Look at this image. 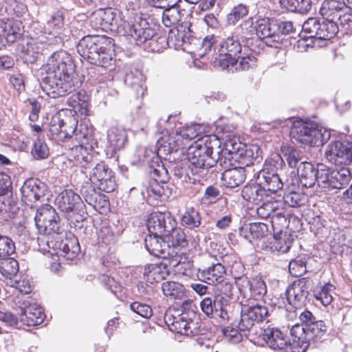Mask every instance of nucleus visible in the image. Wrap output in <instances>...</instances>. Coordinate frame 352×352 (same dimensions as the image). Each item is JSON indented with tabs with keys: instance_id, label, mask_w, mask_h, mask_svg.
<instances>
[{
	"instance_id": "nucleus-1",
	"label": "nucleus",
	"mask_w": 352,
	"mask_h": 352,
	"mask_svg": "<svg viewBox=\"0 0 352 352\" xmlns=\"http://www.w3.org/2000/svg\"><path fill=\"white\" fill-rule=\"evenodd\" d=\"M74 72L70 54L65 50L55 52L41 69L40 86L51 98L63 96L75 89Z\"/></svg>"
},
{
	"instance_id": "nucleus-2",
	"label": "nucleus",
	"mask_w": 352,
	"mask_h": 352,
	"mask_svg": "<svg viewBox=\"0 0 352 352\" xmlns=\"http://www.w3.org/2000/svg\"><path fill=\"white\" fill-rule=\"evenodd\" d=\"M123 36L131 44L140 46L147 41H150L151 50L159 52L164 45H173L175 47H182L185 43V30L179 28L176 30H171L166 41L164 37L154 38L156 32L146 19L138 17L127 23H125L122 28Z\"/></svg>"
},
{
	"instance_id": "nucleus-3",
	"label": "nucleus",
	"mask_w": 352,
	"mask_h": 352,
	"mask_svg": "<svg viewBox=\"0 0 352 352\" xmlns=\"http://www.w3.org/2000/svg\"><path fill=\"white\" fill-rule=\"evenodd\" d=\"M59 219H47L42 224H36L38 232L41 234L49 236L56 234V236L50 240L43 238H38V244L41 246V242H46L49 249H52L58 256L63 257L68 261H73L78 255L80 248L77 237L69 233L63 239L58 234L60 230ZM52 254L54 252H51Z\"/></svg>"
},
{
	"instance_id": "nucleus-4",
	"label": "nucleus",
	"mask_w": 352,
	"mask_h": 352,
	"mask_svg": "<svg viewBox=\"0 0 352 352\" xmlns=\"http://www.w3.org/2000/svg\"><path fill=\"white\" fill-rule=\"evenodd\" d=\"M78 150L79 154L75 157L76 165L84 168V173L89 175L93 186L106 192L113 191L116 181L111 169L104 162H96L94 160L92 156L87 153L82 147Z\"/></svg>"
},
{
	"instance_id": "nucleus-5",
	"label": "nucleus",
	"mask_w": 352,
	"mask_h": 352,
	"mask_svg": "<svg viewBox=\"0 0 352 352\" xmlns=\"http://www.w3.org/2000/svg\"><path fill=\"white\" fill-rule=\"evenodd\" d=\"M138 155L140 162L147 164L150 173L156 177L147 188L148 197L154 200L160 201L168 199L171 195V190L165 182L168 171L162 164L155 152L148 148H140L138 150Z\"/></svg>"
},
{
	"instance_id": "nucleus-6",
	"label": "nucleus",
	"mask_w": 352,
	"mask_h": 352,
	"mask_svg": "<svg viewBox=\"0 0 352 352\" xmlns=\"http://www.w3.org/2000/svg\"><path fill=\"white\" fill-rule=\"evenodd\" d=\"M82 124L78 126V118L72 111L62 110L52 116L49 124V131L52 138L56 141H64L74 137L80 144L87 139V129Z\"/></svg>"
},
{
	"instance_id": "nucleus-7",
	"label": "nucleus",
	"mask_w": 352,
	"mask_h": 352,
	"mask_svg": "<svg viewBox=\"0 0 352 352\" xmlns=\"http://www.w3.org/2000/svg\"><path fill=\"white\" fill-rule=\"evenodd\" d=\"M209 140V136H205L194 142L186 148V158L192 166V171L194 174L203 176L210 168L218 162L221 166H223L222 155L219 156L217 159L213 156V146Z\"/></svg>"
},
{
	"instance_id": "nucleus-8",
	"label": "nucleus",
	"mask_w": 352,
	"mask_h": 352,
	"mask_svg": "<svg viewBox=\"0 0 352 352\" xmlns=\"http://www.w3.org/2000/svg\"><path fill=\"white\" fill-rule=\"evenodd\" d=\"M78 54L89 63L102 67L113 65L111 41L96 36L83 37L77 45Z\"/></svg>"
},
{
	"instance_id": "nucleus-9",
	"label": "nucleus",
	"mask_w": 352,
	"mask_h": 352,
	"mask_svg": "<svg viewBox=\"0 0 352 352\" xmlns=\"http://www.w3.org/2000/svg\"><path fill=\"white\" fill-rule=\"evenodd\" d=\"M290 136L297 142L314 146L324 144L330 133L314 122L296 120L292 124Z\"/></svg>"
},
{
	"instance_id": "nucleus-10",
	"label": "nucleus",
	"mask_w": 352,
	"mask_h": 352,
	"mask_svg": "<svg viewBox=\"0 0 352 352\" xmlns=\"http://www.w3.org/2000/svg\"><path fill=\"white\" fill-rule=\"evenodd\" d=\"M175 120V116H170L167 120L160 118L158 121L160 126H164V129L161 133L162 136L156 144L157 153H155V155L158 158L161 156H166L173 151L185 149L181 136L174 125Z\"/></svg>"
},
{
	"instance_id": "nucleus-11",
	"label": "nucleus",
	"mask_w": 352,
	"mask_h": 352,
	"mask_svg": "<svg viewBox=\"0 0 352 352\" xmlns=\"http://www.w3.org/2000/svg\"><path fill=\"white\" fill-rule=\"evenodd\" d=\"M327 327L322 320H314L309 326L296 324L290 330L291 336L294 337V344L305 352L309 345V342L314 339L320 338L327 331Z\"/></svg>"
},
{
	"instance_id": "nucleus-12",
	"label": "nucleus",
	"mask_w": 352,
	"mask_h": 352,
	"mask_svg": "<svg viewBox=\"0 0 352 352\" xmlns=\"http://www.w3.org/2000/svg\"><path fill=\"white\" fill-rule=\"evenodd\" d=\"M278 161L280 164L283 162L282 157L276 155L274 159L266 162L263 168L257 173L256 182H258L262 187H265L269 195L275 193L283 186L280 175L275 166V162L278 163Z\"/></svg>"
},
{
	"instance_id": "nucleus-13",
	"label": "nucleus",
	"mask_w": 352,
	"mask_h": 352,
	"mask_svg": "<svg viewBox=\"0 0 352 352\" xmlns=\"http://www.w3.org/2000/svg\"><path fill=\"white\" fill-rule=\"evenodd\" d=\"M261 336L267 346L273 350L280 352H302L297 344H294V337L292 340L287 334L279 329L274 327H267L262 330Z\"/></svg>"
},
{
	"instance_id": "nucleus-14",
	"label": "nucleus",
	"mask_w": 352,
	"mask_h": 352,
	"mask_svg": "<svg viewBox=\"0 0 352 352\" xmlns=\"http://www.w3.org/2000/svg\"><path fill=\"white\" fill-rule=\"evenodd\" d=\"M241 51V45L238 38L233 35L228 36L221 43L218 53L214 57V62L223 69L233 67L237 65V57Z\"/></svg>"
},
{
	"instance_id": "nucleus-15",
	"label": "nucleus",
	"mask_w": 352,
	"mask_h": 352,
	"mask_svg": "<svg viewBox=\"0 0 352 352\" xmlns=\"http://www.w3.org/2000/svg\"><path fill=\"white\" fill-rule=\"evenodd\" d=\"M327 160L335 165H347L352 162V143L336 141L329 144L325 151Z\"/></svg>"
},
{
	"instance_id": "nucleus-16",
	"label": "nucleus",
	"mask_w": 352,
	"mask_h": 352,
	"mask_svg": "<svg viewBox=\"0 0 352 352\" xmlns=\"http://www.w3.org/2000/svg\"><path fill=\"white\" fill-rule=\"evenodd\" d=\"M44 36L23 38L17 45V51L25 63H34L43 53L47 41Z\"/></svg>"
},
{
	"instance_id": "nucleus-17",
	"label": "nucleus",
	"mask_w": 352,
	"mask_h": 352,
	"mask_svg": "<svg viewBox=\"0 0 352 352\" xmlns=\"http://www.w3.org/2000/svg\"><path fill=\"white\" fill-rule=\"evenodd\" d=\"M267 315L268 309L265 306L258 304L253 306L243 305L237 327L241 331H248L256 322L263 321Z\"/></svg>"
},
{
	"instance_id": "nucleus-18",
	"label": "nucleus",
	"mask_w": 352,
	"mask_h": 352,
	"mask_svg": "<svg viewBox=\"0 0 352 352\" xmlns=\"http://www.w3.org/2000/svg\"><path fill=\"white\" fill-rule=\"evenodd\" d=\"M176 225V221L169 213L160 212H152L146 223L148 234L155 235H164L170 232Z\"/></svg>"
},
{
	"instance_id": "nucleus-19",
	"label": "nucleus",
	"mask_w": 352,
	"mask_h": 352,
	"mask_svg": "<svg viewBox=\"0 0 352 352\" xmlns=\"http://www.w3.org/2000/svg\"><path fill=\"white\" fill-rule=\"evenodd\" d=\"M47 190L46 185L38 179H27L21 188V200L31 208L36 203L42 201Z\"/></svg>"
},
{
	"instance_id": "nucleus-20",
	"label": "nucleus",
	"mask_w": 352,
	"mask_h": 352,
	"mask_svg": "<svg viewBox=\"0 0 352 352\" xmlns=\"http://www.w3.org/2000/svg\"><path fill=\"white\" fill-rule=\"evenodd\" d=\"M197 318L196 313L192 310L183 311L177 316L166 317V323L171 331L189 336L193 333L195 322L193 319Z\"/></svg>"
},
{
	"instance_id": "nucleus-21",
	"label": "nucleus",
	"mask_w": 352,
	"mask_h": 352,
	"mask_svg": "<svg viewBox=\"0 0 352 352\" xmlns=\"http://www.w3.org/2000/svg\"><path fill=\"white\" fill-rule=\"evenodd\" d=\"M145 248L152 255L169 258L177 254V252L168 244L164 235L148 234L144 239Z\"/></svg>"
},
{
	"instance_id": "nucleus-22",
	"label": "nucleus",
	"mask_w": 352,
	"mask_h": 352,
	"mask_svg": "<svg viewBox=\"0 0 352 352\" xmlns=\"http://www.w3.org/2000/svg\"><path fill=\"white\" fill-rule=\"evenodd\" d=\"M309 281L305 278H300L290 284L285 296L288 303L295 308L302 307L307 298Z\"/></svg>"
},
{
	"instance_id": "nucleus-23",
	"label": "nucleus",
	"mask_w": 352,
	"mask_h": 352,
	"mask_svg": "<svg viewBox=\"0 0 352 352\" xmlns=\"http://www.w3.org/2000/svg\"><path fill=\"white\" fill-rule=\"evenodd\" d=\"M20 322L21 325L32 327L41 324L45 318L43 308L36 302H29L21 308Z\"/></svg>"
},
{
	"instance_id": "nucleus-24",
	"label": "nucleus",
	"mask_w": 352,
	"mask_h": 352,
	"mask_svg": "<svg viewBox=\"0 0 352 352\" xmlns=\"http://www.w3.org/2000/svg\"><path fill=\"white\" fill-rule=\"evenodd\" d=\"M56 201L59 208L68 214L79 210L82 206L80 197L72 190H65L59 193Z\"/></svg>"
},
{
	"instance_id": "nucleus-25",
	"label": "nucleus",
	"mask_w": 352,
	"mask_h": 352,
	"mask_svg": "<svg viewBox=\"0 0 352 352\" xmlns=\"http://www.w3.org/2000/svg\"><path fill=\"white\" fill-rule=\"evenodd\" d=\"M223 163L224 164L223 167L226 168L221 175V179L225 186L233 188L239 186L245 181L246 170L244 168L241 166L228 168L227 162L223 160Z\"/></svg>"
},
{
	"instance_id": "nucleus-26",
	"label": "nucleus",
	"mask_w": 352,
	"mask_h": 352,
	"mask_svg": "<svg viewBox=\"0 0 352 352\" xmlns=\"http://www.w3.org/2000/svg\"><path fill=\"white\" fill-rule=\"evenodd\" d=\"M297 173L302 186L311 188L316 184L318 167L315 168L311 163L307 162H300L297 168Z\"/></svg>"
},
{
	"instance_id": "nucleus-27",
	"label": "nucleus",
	"mask_w": 352,
	"mask_h": 352,
	"mask_svg": "<svg viewBox=\"0 0 352 352\" xmlns=\"http://www.w3.org/2000/svg\"><path fill=\"white\" fill-rule=\"evenodd\" d=\"M226 270L219 263L212 265L207 269L199 270L198 276L200 279L209 285H217L225 278Z\"/></svg>"
},
{
	"instance_id": "nucleus-28",
	"label": "nucleus",
	"mask_w": 352,
	"mask_h": 352,
	"mask_svg": "<svg viewBox=\"0 0 352 352\" xmlns=\"http://www.w3.org/2000/svg\"><path fill=\"white\" fill-rule=\"evenodd\" d=\"M241 195L245 200L256 204L265 201L270 196L266 188L262 187L258 182L245 185L241 191Z\"/></svg>"
},
{
	"instance_id": "nucleus-29",
	"label": "nucleus",
	"mask_w": 352,
	"mask_h": 352,
	"mask_svg": "<svg viewBox=\"0 0 352 352\" xmlns=\"http://www.w3.org/2000/svg\"><path fill=\"white\" fill-rule=\"evenodd\" d=\"M124 82L134 90L137 98L142 97L146 91L145 76L138 69L131 70L127 73Z\"/></svg>"
},
{
	"instance_id": "nucleus-30",
	"label": "nucleus",
	"mask_w": 352,
	"mask_h": 352,
	"mask_svg": "<svg viewBox=\"0 0 352 352\" xmlns=\"http://www.w3.org/2000/svg\"><path fill=\"white\" fill-rule=\"evenodd\" d=\"M257 36L261 39L276 37L278 34V20L260 18L256 20Z\"/></svg>"
},
{
	"instance_id": "nucleus-31",
	"label": "nucleus",
	"mask_w": 352,
	"mask_h": 352,
	"mask_svg": "<svg viewBox=\"0 0 352 352\" xmlns=\"http://www.w3.org/2000/svg\"><path fill=\"white\" fill-rule=\"evenodd\" d=\"M168 274L166 264L153 263L147 265L144 269V279L148 283L153 284L166 278Z\"/></svg>"
},
{
	"instance_id": "nucleus-32",
	"label": "nucleus",
	"mask_w": 352,
	"mask_h": 352,
	"mask_svg": "<svg viewBox=\"0 0 352 352\" xmlns=\"http://www.w3.org/2000/svg\"><path fill=\"white\" fill-rule=\"evenodd\" d=\"M107 140L113 151L120 150L127 142V132L122 127H111L108 131Z\"/></svg>"
},
{
	"instance_id": "nucleus-33",
	"label": "nucleus",
	"mask_w": 352,
	"mask_h": 352,
	"mask_svg": "<svg viewBox=\"0 0 352 352\" xmlns=\"http://www.w3.org/2000/svg\"><path fill=\"white\" fill-rule=\"evenodd\" d=\"M67 103L73 108L72 110H69V111H72L73 114L75 115L78 113L81 116H86L87 114L89 100L88 96L85 91L72 95L68 98ZM67 111H68V110Z\"/></svg>"
},
{
	"instance_id": "nucleus-34",
	"label": "nucleus",
	"mask_w": 352,
	"mask_h": 352,
	"mask_svg": "<svg viewBox=\"0 0 352 352\" xmlns=\"http://www.w3.org/2000/svg\"><path fill=\"white\" fill-rule=\"evenodd\" d=\"M164 9L162 14V23L166 27H170L177 24L186 14L184 9H182L179 4L173 6H167Z\"/></svg>"
},
{
	"instance_id": "nucleus-35",
	"label": "nucleus",
	"mask_w": 352,
	"mask_h": 352,
	"mask_svg": "<svg viewBox=\"0 0 352 352\" xmlns=\"http://www.w3.org/2000/svg\"><path fill=\"white\" fill-rule=\"evenodd\" d=\"M344 9V3L340 0H325L320 7V13L323 19L331 20L338 16V13Z\"/></svg>"
},
{
	"instance_id": "nucleus-36",
	"label": "nucleus",
	"mask_w": 352,
	"mask_h": 352,
	"mask_svg": "<svg viewBox=\"0 0 352 352\" xmlns=\"http://www.w3.org/2000/svg\"><path fill=\"white\" fill-rule=\"evenodd\" d=\"M174 125L181 136L184 147L201 133V126L196 124L183 126L181 122H177L176 119Z\"/></svg>"
},
{
	"instance_id": "nucleus-37",
	"label": "nucleus",
	"mask_w": 352,
	"mask_h": 352,
	"mask_svg": "<svg viewBox=\"0 0 352 352\" xmlns=\"http://www.w3.org/2000/svg\"><path fill=\"white\" fill-rule=\"evenodd\" d=\"M352 180V172L349 167L342 166L333 170V189H342L347 187Z\"/></svg>"
},
{
	"instance_id": "nucleus-38",
	"label": "nucleus",
	"mask_w": 352,
	"mask_h": 352,
	"mask_svg": "<svg viewBox=\"0 0 352 352\" xmlns=\"http://www.w3.org/2000/svg\"><path fill=\"white\" fill-rule=\"evenodd\" d=\"M1 36H3L7 43H13L21 36V32L19 27V22L13 20H8L1 24Z\"/></svg>"
},
{
	"instance_id": "nucleus-39",
	"label": "nucleus",
	"mask_w": 352,
	"mask_h": 352,
	"mask_svg": "<svg viewBox=\"0 0 352 352\" xmlns=\"http://www.w3.org/2000/svg\"><path fill=\"white\" fill-rule=\"evenodd\" d=\"M163 294L173 300H182L186 297L184 286L177 282L166 281L162 284Z\"/></svg>"
},
{
	"instance_id": "nucleus-40",
	"label": "nucleus",
	"mask_w": 352,
	"mask_h": 352,
	"mask_svg": "<svg viewBox=\"0 0 352 352\" xmlns=\"http://www.w3.org/2000/svg\"><path fill=\"white\" fill-rule=\"evenodd\" d=\"M333 170L324 164L318 165L317 180L318 187L324 190H333Z\"/></svg>"
},
{
	"instance_id": "nucleus-41",
	"label": "nucleus",
	"mask_w": 352,
	"mask_h": 352,
	"mask_svg": "<svg viewBox=\"0 0 352 352\" xmlns=\"http://www.w3.org/2000/svg\"><path fill=\"white\" fill-rule=\"evenodd\" d=\"M336 287L330 283L319 287L314 291L316 299L320 301L324 306L329 305L333 301V295Z\"/></svg>"
},
{
	"instance_id": "nucleus-42",
	"label": "nucleus",
	"mask_w": 352,
	"mask_h": 352,
	"mask_svg": "<svg viewBox=\"0 0 352 352\" xmlns=\"http://www.w3.org/2000/svg\"><path fill=\"white\" fill-rule=\"evenodd\" d=\"M164 236L168 244H170L174 250L176 247H184L187 245L186 234L180 228L174 227L173 230H170V232L165 233Z\"/></svg>"
},
{
	"instance_id": "nucleus-43",
	"label": "nucleus",
	"mask_w": 352,
	"mask_h": 352,
	"mask_svg": "<svg viewBox=\"0 0 352 352\" xmlns=\"http://www.w3.org/2000/svg\"><path fill=\"white\" fill-rule=\"evenodd\" d=\"M338 30V25L333 21L323 19L322 22H320L316 38L329 40L337 34Z\"/></svg>"
},
{
	"instance_id": "nucleus-44",
	"label": "nucleus",
	"mask_w": 352,
	"mask_h": 352,
	"mask_svg": "<svg viewBox=\"0 0 352 352\" xmlns=\"http://www.w3.org/2000/svg\"><path fill=\"white\" fill-rule=\"evenodd\" d=\"M182 224L186 227L192 229L198 228L201 224V217L199 212L194 208H186L182 217Z\"/></svg>"
},
{
	"instance_id": "nucleus-45",
	"label": "nucleus",
	"mask_w": 352,
	"mask_h": 352,
	"mask_svg": "<svg viewBox=\"0 0 352 352\" xmlns=\"http://www.w3.org/2000/svg\"><path fill=\"white\" fill-rule=\"evenodd\" d=\"M236 30L237 31L236 33L245 39L250 38L254 35L257 36L256 21L254 22L252 17L248 18L243 21Z\"/></svg>"
},
{
	"instance_id": "nucleus-46",
	"label": "nucleus",
	"mask_w": 352,
	"mask_h": 352,
	"mask_svg": "<svg viewBox=\"0 0 352 352\" xmlns=\"http://www.w3.org/2000/svg\"><path fill=\"white\" fill-rule=\"evenodd\" d=\"M47 219H59V217L52 206L45 204L37 209L34 218L35 224H43Z\"/></svg>"
},
{
	"instance_id": "nucleus-47",
	"label": "nucleus",
	"mask_w": 352,
	"mask_h": 352,
	"mask_svg": "<svg viewBox=\"0 0 352 352\" xmlns=\"http://www.w3.org/2000/svg\"><path fill=\"white\" fill-rule=\"evenodd\" d=\"M63 25V17L60 14H56L48 20L44 26V33L52 34L56 37L60 33Z\"/></svg>"
},
{
	"instance_id": "nucleus-48",
	"label": "nucleus",
	"mask_w": 352,
	"mask_h": 352,
	"mask_svg": "<svg viewBox=\"0 0 352 352\" xmlns=\"http://www.w3.org/2000/svg\"><path fill=\"white\" fill-rule=\"evenodd\" d=\"M19 271L18 261L9 256L0 259V272L5 276L15 275Z\"/></svg>"
},
{
	"instance_id": "nucleus-49",
	"label": "nucleus",
	"mask_w": 352,
	"mask_h": 352,
	"mask_svg": "<svg viewBox=\"0 0 352 352\" xmlns=\"http://www.w3.org/2000/svg\"><path fill=\"white\" fill-rule=\"evenodd\" d=\"M283 199L290 207H300L306 203L307 196L300 191H291L284 195Z\"/></svg>"
},
{
	"instance_id": "nucleus-50",
	"label": "nucleus",
	"mask_w": 352,
	"mask_h": 352,
	"mask_svg": "<svg viewBox=\"0 0 352 352\" xmlns=\"http://www.w3.org/2000/svg\"><path fill=\"white\" fill-rule=\"evenodd\" d=\"M248 14L246 6L239 3L234 6L227 15V22L230 25H235L241 18Z\"/></svg>"
},
{
	"instance_id": "nucleus-51",
	"label": "nucleus",
	"mask_w": 352,
	"mask_h": 352,
	"mask_svg": "<svg viewBox=\"0 0 352 352\" xmlns=\"http://www.w3.org/2000/svg\"><path fill=\"white\" fill-rule=\"evenodd\" d=\"M267 292L265 283L261 278H256L251 280L249 295L255 299L262 298Z\"/></svg>"
},
{
	"instance_id": "nucleus-52",
	"label": "nucleus",
	"mask_w": 352,
	"mask_h": 352,
	"mask_svg": "<svg viewBox=\"0 0 352 352\" xmlns=\"http://www.w3.org/2000/svg\"><path fill=\"white\" fill-rule=\"evenodd\" d=\"M31 153L34 159H46L49 155V148L45 142L38 138L34 143Z\"/></svg>"
},
{
	"instance_id": "nucleus-53",
	"label": "nucleus",
	"mask_w": 352,
	"mask_h": 352,
	"mask_svg": "<svg viewBox=\"0 0 352 352\" xmlns=\"http://www.w3.org/2000/svg\"><path fill=\"white\" fill-rule=\"evenodd\" d=\"M256 209L258 216L262 219L272 217V214L277 210L278 203L276 201H272L267 199Z\"/></svg>"
},
{
	"instance_id": "nucleus-54",
	"label": "nucleus",
	"mask_w": 352,
	"mask_h": 352,
	"mask_svg": "<svg viewBox=\"0 0 352 352\" xmlns=\"http://www.w3.org/2000/svg\"><path fill=\"white\" fill-rule=\"evenodd\" d=\"M15 252L14 241L6 236L0 235V259L10 256Z\"/></svg>"
},
{
	"instance_id": "nucleus-55",
	"label": "nucleus",
	"mask_w": 352,
	"mask_h": 352,
	"mask_svg": "<svg viewBox=\"0 0 352 352\" xmlns=\"http://www.w3.org/2000/svg\"><path fill=\"white\" fill-rule=\"evenodd\" d=\"M217 41V37L213 34L206 36L201 42L200 48L195 52L196 56L203 58L214 47Z\"/></svg>"
},
{
	"instance_id": "nucleus-56",
	"label": "nucleus",
	"mask_w": 352,
	"mask_h": 352,
	"mask_svg": "<svg viewBox=\"0 0 352 352\" xmlns=\"http://www.w3.org/2000/svg\"><path fill=\"white\" fill-rule=\"evenodd\" d=\"M292 241L286 234H282L279 238L274 239L272 244V248L278 253L284 254L287 252L292 246Z\"/></svg>"
},
{
	"instance_id": "nucleus-57",
	"label": "nucleus",
	"mask_w": 352,
	"mask_h": 352,
	"mask_svg": "<svg viewBox=\"0 0 352 352\" xmlns=\"http://www.w3.org/2000/svg\"><path fill=\"white\" fill-rule=\"evenodd\" d=\"M283 156L291 168H298L300 160L298 151L293 147H285L282 149Z\"/></svg>"
},
{
	"instance_id": "nucleus-58",
	"label": "nucleus",
	"mask_w": 352,
	"mask_h": 352,
	"mask_svg": "<svg viewBox=\"0 0 352 352\" xmlns=\"http://www.w3.org/2000/svg\"><path fill=\"white\" fill-rule=\"evenodd\" d=\"M320 27V21L316 18L308 19L302 25L303 31L307 34V36L317 38L318 30Z\"/></svg>"
},
{
	"instance_id": "nucleus-59",
	"label": "nucleus",
	"mask_w": 352,
	"mask_h": 352,
	"mask_svg": "<svg viewBox=\"0 0 352 352\" xmlns=\"http://www.w3.org/2000/svg\"><path fill=\"white\" fill-rule=\"evenodd\" d=\"M10 287H14L21 294H29L32 292V285L28 279H21L19 280H13L10 278L9 283Z\"/></svg>"
},
{
	"instance_id": "nucleus-60",
	"label": "nucleus",
	"mask_w": 352,
	"mask_h": 352,
	"mask_svg": "<svg viewBox=\"0 0 352 352\" xmlns=\"http://www.w3.org/2000/svg\"><path fill=\"white\" fill-rule=\"evenodd\" d=\"M200 307L202 311L207 316L213 318L214 314L219 307V303H217L216 301L210 297H206L201 301Z\"/></svg>"
},
{
	"instance_id": "nucleus-61",
	"label": "nucleus",
	"mask_w": 352,
	"mask_h": 352,
	"mask_svg": "<svg viewBox=\"0 0 352 352\" xmlns=\"http://www.w3.org/2000/svg\"><path fill=\"white\" fill-rule=\"evenodd\" d=\"M271 223L273 229L277 232H282L283 228H287L289 224L285 215L276 210L271 217Z\"/></svg>"
},
{
	"instance_id": "nucleus-62",
	"label": "nucleus",
	"mask_w": 352,
	"mask_h": 352,
	"mask_svg": "<svg viewBox=\"0 0 352 352\" xmlns=\"http://www.w3.org/2000/svg\"><path fill=\"white\" fill-rule=\"evenodd\" d=\"M0 321L7 327H15L16 329L22 328L20 320L10 311L0 310Z\"/></svg>"
},
{
	"instance_id": "nucleus-63",
	"label": "nucleus",
	"mask_w": 352,
	"mask_h": 352,
	"mask_svg": "<svg viewBox=\"0 0 352 352\" xmlns=\"http://www.w3.org/2000/svg\"><path fill=\"white\" fill-rule=\"evenodd\" d=\"M130 307L133 312L143 318H148L153 315L151 307L146 304L135 301L131 304Z\"/></svg>"
},
{
	"instance_id": "nucleus-64",
	"label": "nucleus",
	"mask_w": 352,
	"mask_h": 352,
	"mask_svg": "<svg viewBox=\"0 0 352 352\" xmlns=\"http://www.w3.org/2000/svg\"><path fill=\"white\" fill-rule=\"evenodd\" d=\"M239 331H241L239 328L228 327L222 330L225 338L230 342L233 344L239 343L242 340V336Z\"/></svg>"
}]
</instances>
